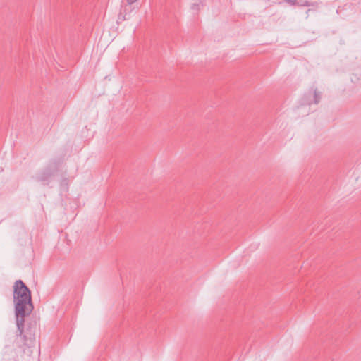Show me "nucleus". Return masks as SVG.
<instances>
[{
  "label": "nucleus",
  "instance_id": "nucleus-1",
  "mask_svg": "<svg viewBox=\"0 0 361 361\" xmlns=\"http://www.w3.org/2000/svg\"><path fill=\"white\" fill-rule=\"evenodd\" d=\"M13 303L18 334L15 341L19 348L16 352V356L13 361H23L25 355L30 357L32 353L30 344L32 342L31 335L25 332V318L29 316L34 310L31 291L20 279L16 281L13 285Z\"/></svg>",
  "mask_w": 361,
  "mask_h": 361
},
{
  "label": "nucleus",
  "instance_id": "nucleus-2",
  "mask_svg": "<svg viewBox=\"0 0 361 361\" xmlns=\"http://www.w3.org/2000/svg\"><path fill=\"white\" fill-rule=\"evenodd\" d=\"M54 173V170L48 166L39 173L36 179L37 181L42 182L44 185H47L50 182Z\"/></svg>",
  "mask_w": 361,
  "mask_h": 361
},
{
  "label": "nucleus",
  "instance_id": "nucleus-3",
  "mask_svg": "<svg viewBox=\"0 0 361 361\" xmlns=\"http://www.w3.org/2000/svg\"><path fill=\"white\" fill-rule=\"evenodd\" d=\"M204 3L202 0H195V2L191 5V9L195 11H199L203 6Z\"/></svg>",
  "mask_w": 361,
  "mask_h": 361
},
{
  "label": "nucleus",
  "instance_id": "nucleus-4",
  "mask_svg": "<svg viewBox=\"0 0 361 361\" xmlns=\"http://www.w3.org/2000/svg\"><path fill=\"white\" fill-rule=\"evenodd\" d=\"M313 94H314V103L317 104L321 99V93L317 91V89L313 90Z\"/></svg>",
  "mask_w": 361,
  "mask_h": 361
},
{
  "label": "nucleus",
  "instance_id": "nucleus-5",
  "mask_svg": "<svg viewBox=\"0 0 361 361\" xmlns=\"http://www.w3.org/2000/svg\"><path fill=\"white\" fill-rule=\"evenodd\" d=\"M285 1L291 6H298V0H285Z\"/></svg>",
  "mask_w": 361,
  "mask_h": 361
},
{
  "label": "nucleus",
  "instance_id": "nucleus-6",
  "mask_svg": "<svg viewBox=\"0 0 361 361\" xmlns=\"http://www.w3.org/2000/svg\"><path fill=\"white\" fill-rule=\"evenodd\" d=\"M298 6H310V2L308 1H305L301 4L298 3Z\"/></svg>",
  "mask_w": 361,
  "mask_h": 361
},
{
  "label": "nucleus",
  "instance_id": "nucleus-7",
  "mask_svg": "<svg viewBox=\"0 0 361 361\" xmlns=\"http://www.w3.org/2000/svg\"><path fill=\"white\" fill-rule=\"evenodd\" d=\"M137 0H126L127 3L129 4V5H131L133 4H134L135 2H136Z\"/></svg>",
  "mask_w": 361,
  "mask_h": 361
},
{
  "label": "nucleus",
  "instance_id": "nucleus-8",
  "mask_svg": "<svg viewBox=\"0 0 361 361\" xmlns=\"http://www.w3.org/2000/svg\"><path fill=\"white\" fill-rule=\"evenodd\" d=\"M319 4L317 2H310V6L317 7Z\"/></svg>",
  "mask_w": 361,
  "mask_h": 361
},
{
  "label": "nucleus",
  "instance_id": "nucleus-9",
  "mask_svg": "<svg viewBox=\"0 0 361 361\" xmlns=\"http://www.w3.org/2000/svg\"><path fill=\"white\" fill-rule=\"evenodd\" d=\"M310 11V9H307V13H308Z\"/></svg>",
  "mask_w": 361,
  "mask_h": 361
},
{
  "label": "nucleus",
  "instance_id": "nucleus-10",
  "mask_svg": "<svg viewBox=\"0 0 361 361\" xmlns=\"http://www.w3.org/2000/svg\"><path fill=\"white\" fill-rule=\"evenodd\" d=\"M3 361H7V359L6 358H4Z\"/></svg>",
  "mask_w": 361,
  "mask_h": 361
}]
</instances>
